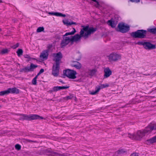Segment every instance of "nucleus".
<instances>
[{
  "label": "nucleus",
  "instance_id": "f257e3e1",
  "mask_svg": "<svg viewBox=\"0 0 156 156\" xmlns=\"http://www.w3.org/2000/svg\"><path fill=\"white\" fill-rule=\"evenodd\" d=\"M83 28L80 32V34H77L73 36H71V39L72 42H77L80 41L81 37H83L84 39L88 38L91 34H93L97 30L96 28L89 27L88 25L87 26H82Z\"/></svg>",
  "mask_w": 156,
  "mask_h": 156
},
{
  "label": "nucleus",
  "instance_id": "f03ea898",
  "mask_svg": "<svg viewBox=\"0 0 156 156\" xmlns=\"http://www.w3.org/2000/svg\"><path fill=\"white\" fill-rule=\"evenodd\" d=\"M53 56L54 58L53 60L55 63L53 65L52 67V74L55 76H57L59 73L60 65L61 62V59L62 58V55L60 52L57 53H53Z\"/></svg>",
  "mask_w": 156,
  "mask_h": 156
},
{
  "label": "nucleus",
  "instance_id": "7ed1b4c3",
  "mask_svg": "<svg viewBox=\"0 0 156 156\" xmlns=\"http://www.w3.org/2000/svg\"><path fill=\"white\" fill-rule=\"evenodd\" d=\"M73 30L71 32H67L63 35V39L62 40L60 44L62 48H63L67 45L69 43L71 42V38L69 37H65L69 35H72L74 34L76 32L75 29L73 28Z\"/></svg>",
  "mask_w": 156,
  "mask_h": 156
},
{
  "label": "nucleus",
  "instance_id": "20e7f679",
  "mask_svg": "<svg viewBox=\"0 0 156 156\" xmlns=\"http://www.w3.org/2000/svg\"><path fill=\"white\" fill-rule=\"evenodd\" d=\"M17 115L21 116L19 119L20 120H31L37 119H43L44 118L38 115L35 114H31L27 115L25 114H18Z\"/></svg>",
  "mask_w": 156,
  "mask_h": 156
},
{
  "label": "nucleus",
  "instance_id": "39448f33",
  "mask_svg": "<svg viewBox=\"0 0 156 156\" xmlns=\"http://www.w3.org/2000/svg\"><path fill=\"white\" fill-rule=\"evenodd\" d=\"M147 33V30H138L136 31L132 32L131 34V36L134 38H144L146 37Z\"/></svg>",
  "mask_w": 156,
  "mask_h": 156
},
{
  "label": "nucleus",
  "instance_id": "423d86ee",
  "mask_svg": "<svg viewBox=\"0 0 156 156\" xmlns=\"http://www.w3.org/2000/svg\"><path fill=\"white\" fill-rule=\"evenodd\" d=\"M63 73L64 76L69 79H75L76 77V75L77 73L76 71L73 70L69 69L65 70L63 71Z\"/></svg>",
  "mask_w": 156,
  "mask_h": 156
},
{
  "label": "nucleus",
  "instance_id": "0eeeda50",
  "mask_svg": "<svg viewBox=\"0 0 156 156\" xmlns=\"http://www.w3.org/2000/svg\"><path fill=\"white\" fill-rule=\"evenodd\" d=\"M136 44L139 45H143L146 49L151 50L154 49L156 48V46L155 45L149 42L139 41Z\"/></svg>",
  "mask_w": 156,
  "mask_h": 156
},
{
  "label": "nucleus",
  "instance_id": "6e6552de",
  "mask_svg": "<svg viewBox=\"0 0 156 156\" xmlns=\"http://www.w3.org/2000/svg\"><path fill=\"white\" fill-rule=\"evenodd\" d=\"M119 30L117 31L122 33L127 32L129 30V26H125L124 23H119L118 26Z\"/></svg>",
  "mask_w": 156,
  "mask_h": 156
},
{
  "label": "nucleus",
  "instance_id": "1a4fd4ad",
  "mask_svg": "<svg viewBox=\"0 0 156 156\" xmlns=\"http://www.w3.org/2000/svg\"><path fill=\"white\" fill-rule=\"evenodd\" d=\"M45 153L49 156H69V154L68 153H64L62 154H60L56 152L51 151L49 149H48L45 150Z\"/></svg>",
  "mask_w": 156,
  "mask_h": 156
},
{
  "label": "nucleus",
  "instance_id": "9d476101",
  "mask_svg": "<svg viewBox=\"0 0 156 156\" xmlns=\"http://www.w3.org/2000/svg\"><path fill=\"white\" fill-rule=\"evenodd\" d=\"M37 67V65H35L33 63H31L30 66H27L21 69L20 72L26 73L33 71L34 69Z\"/></svg>",
  "mask_w": 156,
  "mask_h": 156
},
{
  "label": "nucleus",
  "instance_id": "9b49d317",
  "mask_svg": "<svg viewBox=\"0 0 156 156\" xmlns=\"http://www.w3.org/2000/svg\"><path fill=\"white\" fill-rule=\"evenodd\" d=\"M121 55L116 53H112L110 54L108 56V59L110 62L117 61L121 59Z\"/></svg>",
  "mask_w": 156,
  "mask_h": 156
},
{
  "label": "nucleus",
  "instance_id": "f8f14e48",
  "mask_svg": "<svg viewBox=\"0 0 156 156\" xmlns=\"http://www.w3.org/2000/svg\"><path fill=\"white\" fill-rule=\"evenodd\" d=\"M145 134L143 130H139L135 134V139L137 140H140L145 136Z\"/></svg>",
  "mask_w": 156,
  "mask_h": 156
},
{
  "label": "nucleus",
  "instance_id": "ddd939ff",
  "mask_svg": "<svg viewBox=\"0 0 156 156\" xmlns=\"http://www.w3.org/2000/svg\"><path fill=\"white\" fill-rule=\"evenodd\" d=\"M70 65L71 66L74 67L77 69H80L82 67L81 64L76 61H72Z\"/></svg>",
  "mask_w": 156,
  "mask_h": 156
},
{
  "label": "nucleus",
  "instance_id": "4468645a",
  "mask_svg": "<svg viewBox=\"0 0 156 156\" xmlns=\"http://www.w3.org/2000/svg\"><path fill=\"white\" fill-rule=\"evenodd\" d=\"M104 78H106L109 77L112 74V71L108 67L104 69Z\"/></svg>",
  "mask_w": 156,
  "mask_h": 156
},
{
  "label": "nucleus",
  "instance_id": "2eb2a0df",
  "mask_svg": "<svg viewBox=\"0 0 156 156\" xmlns=\"http://www.w3.org/2000/svg\"><path fill=\"white\" fill-rule=\"evenodd\" d=\"M48 50H45L42 51L41 53L40 57L43 60L47 59L48 55Z\"/></svg>",
  "mask_w": 156,
  "mask_h": 156
},
{
  "label": "nucleus",
  "instance_id": "dca6fc26",
  "mask_svg": "<svg viewBox=\"0 0 156 156\" xmlns=\"http://www.w3.org/2000/svg\"><path fill=\"white\" fill-rule=\"evenodd\" d=\"M153 128H154L152 125H149L143 130L146 134L149 133L153 130H154Z\"/></svg>",
  "mask_w": 156,
  "mask_h": 156
},
{
  "label": "nucleus",
  "instance_id": "f3484780",
  "mask_svg": "<svg viewBox=\"0 0 156 156\" xmlns=\"http://www.w3.org/2000/svg\"><path fill=\"white\" fill-rule=\"evenodd\" d=\"M146 142L147 144L148 145H150L156 143V136L147 140Z\"/></svg>",
  "mask_w": 156,
  "mask_h": 156
},
{
  "label": "nucleus",
  "instance_id": "a211bd4d",
  "mask_svg": "<svg viewBox=\"0 0 156 156\" xmlns=\"http://www.w3.org/2000/svg\"><path fill=\"white\" fill-rule=\"evenodd\" d=\"M8 91H9L10 93L18 94L19 92V90L16 87L10 88L8 89Z\"/></svg>",
  "mask_w": 156,
  "mask_h": 156
},
{
  "label": "nucleus",
  "instance_id": "6ab92c4d",
  "mask_svg": "<svg viewBox=\"0 0 156 156\" xmlns=\"http://www.w3.org/2000/svg\"><path fill=\"white\" fill-rule=\"evenodd\" d=\"M63 22L65 25H66L67 26H70L71 25L74 24L76 25L77 24V23L73 21L69 22L67 20H63Z\"/></svg>",
  "mask_w": 156,
  "mask_h": 156
},
{
  "label": "nucleus",
  "instance_id": "aec40b11",
  "mask_svg": "<svg viewBox=\"0 0 156 156\" xmlns=\"http://www.w3.org/2000/svg\"><path fill=\"white\" fill-rule=\"evenodd\" d=\"M147 32H148L153 34H156V27L154 28H148L147 29Z\"/></svg>",
  "mask_w": 156,
  "mask_h": 156
},
{
  "label": "nucleus",
  "instance_id": "412c9836",
  "mask_svg": "<svg viewBox=\"0 0 156 156\" xmlns=\"http://www.w3.org/2000/svg\"><path fill=\"white\" fill-rule=\"evenodd\" d=\"M108 23L109 25L113 28H114L116 27V24L115 23L114 21H112L111 20L108 21Z\"/></svg>",
  "mask_w": 156,
  "mask_h": 156
},
{
  "label": "nucleus",
  "instance_id": "4be33fe9",
  "mask_svg": "<svg viewBox=\"0 0 156 156\" xmlns=\"http://www.w3.org/2000/svg\"><path fill=\"white\" fill-rule=\"evenodd\" d=\"M9 51L7 48L4 49L1 51L0 53L2 55L8 53Z\"/></svg>",
  "mask_w": 156,
  "mask_h": 156
},
{
  "label": "nucleus",
  "instance_id": "5701e85b",
  "mask_svg": "<svg viewBox=\"0 0 156 156\" xmlns=\"http://www.w3.org/2000/svg\"><path fill=\"white\" fill-rule=\"evenodd\" d=\"M96 72L97 70L95 69L90 70L89 74L91 76H93L95 75Z\"/></svg>",
  "mask_w": 156,
  "mask_h": 156
},
{
  "label": "nucleus",
  "instance_id": "b1692460",
  "mask_svg": "<svg viewBox=\"0 0 156 156\" xmlns=\"http://www.w3.org/2000/svg\"><path fill=\"white\" fill-rule=\"evenodd\" d=\"M16 53L18 56L20 57L23 54V51L21 49H19L16 51Z\"/></svg>",
  "mask_w": 156,
  "mask_h": 156
},
{
  "label": "nucleus",
  "instance_id": "393cba45",
  "mask_svg": "<svg viewBox=\"0 0 156 156\" xmlns=\"http://www.w3.org/2000/svg\"><path fill=\"white\" fill-rule=\"evenodd\" d=\"M9 92L8 91V90H5V91H2L0 92V95L3 96L5 95H6L9 94Z\"/></svg>",
  "mask_w": 156,
  "mask_h": 156
},
{
  "label": "nucleus",
  "instance_id": "a878e982",
  "mask_svg": "<svg viewBox=\"0 0 156 156\" xmlns=\"http://www.w3.org/2000/svg\"><path fill=\"white\" fill-rule=\"evenodd\" d=\"M73 97V96L72 94H70L69 96H66V97L64 98V99L65 100H69L71 99Z\"/></svg>",
  "mask_w": 156,
  "mask_h": 156
},
{
  "label": "nucleus",
  "instance_id": "bb28decb",
  "mask_svg": "<svg viewBox=\"0 0 156 156\" xmlns=\"http://www.w3.org/2000/svg\"><path fill=\"white\" fill-rule=\"evenodd\" d=\"M126 151L123 149H121L117 151L118 154H121L126 153Z\"/></svg>",
  "mask_w": 156,
  "mask_h": 156
},
{
  "label": "nucleus",
  "instance_id": "cd10ccee",
  "mask_svg": "<svg viewBox=\"0 0 156 156\" xmlns=\"http://www.w3.org/2000/svg\"><path fill=\"white\" fill-rule=\"evenodd\" d=\"M44 28L43 27H39L37 30V32H40L44 31Z\"/></svg>",
  "mask_w": 156,
  "mask_h": 156
},
{
  "label": "nucleus",
  "instance_id": "c85d7f7f",
  "mask_svg": "<svg viewBox=\"0 0 156 156\" xmlns=\"http://www.w3.org/2000/svg\"><path fill=\"white\" fill-rule=\"evenodd\" d=\"M100 88H98L95 91H92L90 93V94L92 95H95L100 90Z\"/></svg>",
  "mask_w": 156,
  "mask_h": 156
},
{
  "label": "nucleus",
  "instance_id": "c756f323",
  "mask_svg": "<svg viewBox=\"0 0 156 156\" xmlns=\"http://www.w3.org/2000/svg\"><path fill=\"white\" fill-rule=\"evenodd\" d=\"M69 86H59V88L60 89V90H61L68 88H69Z\"/></svg>",
  "mask_w": 156,
  "mask_h": 156
},
{
  "label": "nucleus",
  "instance_id": "7c9ffc66",
  "mask_svg": "<svg viewBox=\"0 0 156 156\" xmlns=\"http://www.w3.org/2000/svg\"><path fill=\"white\" fill-rule=\"evenodd\" d=\"M15 147L16 150L19 151L21 149V146L20 144H17L15 145Z\"/></svg>",
  "mask_w": 156,
  "mask_h": 156
},
{
  "label": "nucleus",
  "instance_id": "2f4dec72",
  "mask_svg": "<svg viewBox=\"0 0 156 156\" xmlns=\"http://www.w3.org/2000/svg\"><path fill=\"white\" fill-rule=\"evenodd\" d=\"M52 89L53 91H57L60 90L58 86L54 87H53Z\"/></svg>",
  "mask_w": 156,
  "mask_h": 156
},
{
  "label": "nucleus",
  "instance_id": "473e14b6",
  "mask_svg": "<svg viewBox=\"0 0 156 156\" xmlns=\"http://www.w3.org/2000/svg\"><path fill=\"white\" fill-rule=\"evenodd\" d=\"M24 57L25 58H28L29 59H33V60H35L36 59L34 58H31L28 55H24Z\"/></svg>",
  "mask_w": 156,
  "mask_h": 156
},
{
  "label": "nucleus",
  "instance_id": "72a5a7b5",
  "mask_svg": "<svg viewBox=\"0 0 156 156\" xmlns=\"http://www.w3.org/2000/svg\"><path fill=\"white\" fill-rule=\"evenodd\" d=\"M57 16H62L63 17H65L66 16V15L62 14L60 13L57 12Z\"/></svg>",
  "mask_w": 156,
  "mask_h": 156
},
{
  "label": "nucleus",
  "instance_id": "f704fd0d",
  "mask_svg": "<svg viewBox=\"0 0 156 156\" xmlns=\"http://www.w3.org/2000/svg\"><path fill=\"white\" fill-rule=\"evenodd\" d=\"M32 84L34 85H36L37 84V80L33 78L32 80Z\"/></svg>",
  "mask_w": 156,
  "mask_h": 156
},
{
  "label": "nucleus",
  "instance_id": "c9c22d12",
  "mask_svg": "<svg viewBox=\"0 0 156 156\" xmlns=\"http://www.w3.org/2000/svg\"><path fill=\"white\" fill-rule=\"evenodd\" d=\"M128 137L132 139H135V135H132L131 134H129Z\"/></svg>",
  "mask_w": 156,
  "mask_h": 156
},
{
  "label": "nucleus",
  "instance_id": "e433bc0d",
  "mask_svg": "<svg viewBox=\"0 0 156 156\" xmlns=\"http://www.w3.org/2000/svg\"><path fill=\"white\" fill-rule=\"evenodd\" d=\"M48 14L49 15H51L57 16V12H48Z\"/></svg>",
  "mask_w": 156,
  "mask_h": 156
},
{
  "label": "nucleus",
  "instance_id": "4c0bfd02",
  "mask_svg": "<svg viewBox=\"0 0 156 156\" xmlns=\"http://www.w3.org/2000/svg\"><path fill=\"white\" fill-rule=\"evenodd\" d=\"M19 44L18 43H17L15 45H14L12 47V48L13 49H16L17 48L19 47Z\"/></svg>",
  "mask_w": 156,
  "mask_h": 156
},
{
  "label": "nucleus",
  "instance_id": "58836bf2",
  "mask_svg": "<svg viewBox=\"0 0 156 156\" xmlns=\"http://www.w3.org/2000/svg\"><path fill=\"white\" fill-rule=\"evenodd\" d=\"M129 1L132 2L138 3L140 2V0H129Z\"/></svg>",
  "mask_w": 156,
  "mask_h": 156
},
{
  "label": "nucleus",
  "instance_id": "ea45409f",
  "mask_svg": "<svg viewBox=\"0 0 156 156\" xmlns=\"http://www.w3.org/2000/svg\"><path fill=\"white\" fill-rule=\"evenodd\" d=\"M130 156H138V154L136 153H134L132 154Z\"/></svg>",
  "mask_w": 156,
  "mask_h": 156
},
{
  "label": "nucleus",
  "instance_id": "a19ab883",
  "mask_svg": "<svg viewBox=\"0 0 156 156\" xmlns=\"http://www.w3.org/2000/svg\"><path fill=\"white\" fill-rule=\"evenodd\" d=\"M101 86L102 87V88H105L106 87H108V84H103L101 85Z\"/></svg>",
  "mask_w": 156,
  "mask_h": 156
},
{
  "label": "nucleus",
  "instance_id": "79ce46f5",
  "mask_svg": "<svg viewBox=\"0 0 156 156\" xmlns=\"http://www.w3.org/2000/svg\"><path fill=\"white\" fill-rule=\"evenodd\" d=\"M44 69H41V70H40L39 72L41 73H43L44 72Z\"/></svg>",
  "mask_w": 156,
  "mask_h": 156
},
{
  "label": "nucleus",
  "instance_id": "37998d69",
  "mask_svg": "<svg viewBox=\"0 0 156 156\" xmlns=\"http://www.w3.org/2000/svg\"><path fill=\"white\" fill-rule=\"evenodd\" d=\"M153 126L154 127V130H156V124H152Z\"/></svg>",
  "mask_w": 156,
  "mask_h": 156
},
{
  "label": "nucleus",
  "instance_id": "c03bdc74",
  "mask_svg": "<svg viewBox=\"0 0 156 156\" xmlns=\"http://www.w3.org/2000/svg\"><path fill=\"white\" fill-rule=\"evenodd\" d=\"M27 141H28V142H32L35 143L36 142L35 141H32V140H27Z\"/></svg>",
  "mask_w": 156,
  "mask_h": 156
},
{
  "label": "nucleus",
  "instance_id": "a18cd8bd",
  "mask_svg": "<svg viewBox=\"0 0 156 156\" xmlns=\"http://www.w3.org/2000/svg\"><path fill=\"white\" fill-rule=\"evenodd\" d=\"M38 76H37V75L34 78V79H35L37 80V77H38Z\"/></svg>",
  "mask_w": 156,
  "mask_h": 156
},
{
  "label": "nucleus",
  "instance_id": "49530a36",
  "mask_svg": "<svg viewBox=\"0 0 156 156\" xmlns=\"http://www.w3.org/2000/svg\"><path fill=\"white\" fill-rule=\"evenodd\" d=\"M41 74V73L39 72L37 74V76H39Z\"/></svg>",
  "mask_w": 156,
  "mask_h": 156
},
{
  "label": "nucleus",
  "instance_id": "de8ad7c7",
  "mask_svg": "<svg viewBox=\"0 0 156 156\" xmlns=\"http://www.w3.org/2000/svg\"><path fill=\"white\" fill-rule=\"evenodd\" d=\"M59 81L60 82H61V83H64L61 80H59Z\"/></svg>",
  "mask_w": 156,
  "mask_h": 156
},
{
  "label": "nucleus",
  "instance_id": "09e8293b",
  "mask_svg": "<svg viewBox=\"0 0 156 156\" xmlns=\"http://www.w3.org/2000/svg\"><path fill=\"white\" fill-rule=\"evenodd\" d=\"M144 75H146V76H149V75H150V74H144Z\"/></svg>",
  "mask_w": 156,
  "mask_h": 156
},
{
  "label": "nucleus",
  "instance_id": "8fccbe9b",
  "mask_svg": "<svg viewBox=\"0 0 156 156\" xmlns=\"http://www.w3.org/2000/svg\"><path fill=\"white\" fill-rule=\"evenodd\" d=\"M2 0H0V3H2Z\"/></svg>",
  "mask_w": 156,
  "mask_h": 156
},
{
  "label": "nucleus",
  "instance_id": "3c124183",
  "mask_svg": "<svg viewBox=\"0 0 156 156\" xmlns=\"http://www.w3.org/2000/svg\"><path fill=\"white\" fill-rule=\"evenodd\" d=\"M0 30H1V29H0Z\"/></svg>",
  "mask_w": 156,
  "mask_h": 156
}]
</instances>
